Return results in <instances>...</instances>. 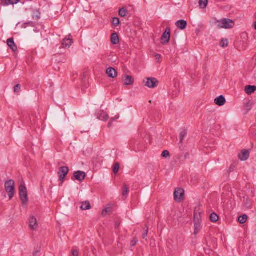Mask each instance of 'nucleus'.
<instances>
[{
    "mask_svg": "<svg viewBox=\"0 0 256 256\" xmlns=\"http://www.w3.org/2000/svg\"><path fill=\"white\" fill-rule=\"evenodd\" d=\"M197 220H198V222L202 223L201 212H198V210H195L194 214V223H195V222H197Z\"/></svg>",
    "mask_w": 256,
    "mask_h": 256,
    "instance_id": "18",
    "label": "nucleus"
},
{
    "mask_svg": "<svg viewBox=\"0 0 256 256\" xmlns=\"http://www.w3.org/2000/svg\"><path fill=\"white\" fill-rule=\"evenodd\" d=\"M114 118H112L111 120L108 122V126L110 128L112 126V121L114 120Z\"/></svg>",
    "mask_w": 256,
    "mask_h": 256,
    "instance_id": "40",
    "label": "nucleus"
},
{
    "mask_svg": "<svg viewBox=\"0 0 256 256\" xmlns=\"http://www.w3.org/2000/svg\"><path fill=\"white\" fill-rule=\"evenodd\" d=\"M82 210H86L87 209H84V208H82Z\"/></svg>",
    "mask_w": 256,
    "mask_h": 256,
    "instance_id": "47",
    "label": "nucleus"
},
{
    "mask_svg": "<svg viewBox=\"0 0 256 256\" xmlns=\"http://www.w3.org/2000/svg\"><path fill=\"white\" fill-rule=\"evenodd\" d=\"M29 221V228L32 230H36L38 226L36 218L34 216H30L28 219Z\"/></svg>",
    "mask_w": 256,
    "mask_h": 256,
    "instance_id": "9",
    "label": "nucleus"
},
{
    "mask_svg": "<svg viewBox=\"0 0 256 256\" xmlns=\"http://www.w3.org/2000/svg\"><path fill=\"white\" fill-rule=\"evenodd\" d=\"M194 234L195 236H196L199 233L200 230L202 229V223L198 222V221L197 222H195V223H194Z\"/></svg>",
    "mask_w": 256,
    "mask_h": 256,
    "instance_id": "21",
    "label": "nucleus"
},
{
    "mask_svg": "<svg viewBox=\"0 0 256 256\" xmlns=\"http://www.w3.org/2000/svg\"><path fill=\"white\" fill-rule=\"evenodd\" d=\"M86 176V174L84 172L78 170L74 172L72 180H78L80 182H82Z\"/></svg>",
    "mask_w": 256,
    "mask_h": 256,
    "instance_id": "7",
    "label": "nucleus"
},
{
    "mask_svg": "<svg viewBox=\"0 0 256 256\" xmlns=\"http://www.w3.org/2000/svg\"><path fill=\"white\" fill-rule=\"evenodd\" d=\"M162 156L163 158H166L168 156H170V152L167 150H164L162 152Z\"/></svg>",
    "mask_w": 256,
    "mask_h": 256,
    "instance_id": "35",
    "label": "nucleus"
},
{
    "mask_svg": "<svg viewBox=\"0 0 256 256\" xmlns=\"http://www.w3.org/2000/svg\"><path fill=\"white\" fill-rule=\"evenodd\" d=\"M124 84L126 86H130L134 84V79L130 76L124 75L122 78Z\"/></svg>",
    "mask_w": 256,
    "mask_h": 256,
    "instance_id": "11",
    "label": "nucleus"
},
{
    "mask_svg": "<svg viewBox=\"0 0 256 256\" xmlns=\"http://www.w3.org/2000/svg\"><path fill=\"white\" fill-rule=\"evenodd\" d=\"M69 168L66 166H61L59 168L58 172L59 176V180L61 182L60 185H62L65 180V178L69 172Z\"/></svg>",
    "mask_w": 256,
    "mask_h": 256,
    "instance_id": "4",
    "label": "nucleus"
},
{
    "mask_svg": "<svg viewBox=\"0 0 256 256\" xmlns=\"http://www.w3.org/2000/svg\"><path fill=\"white\" fill-rule=\"evenodd\" d=\"M226 102V98L222 95L220 96H219L216 98L214 99V103L218 106H224Z\"/></svg>",
    "mask_w": 256,
    "mask_h": 256,
    "instance_id": "14",
    "label": "nucleus"
},
{
    "mask_svg": "<svg viewBox=\"0 0 256 256\" xmlns=\"http://www.w3.org/2000/svg\"><path fill=\"white\" fill-rule=\"evenodd\" d=\"M39 252V251L38 250H37L36 252H35L33 254L34 256H36L37 254Z\"/></svg>",
    "mask_w": 256,
    "mask_h": 256,
    "instance_id": "41",
    "label": "nucleus"
},
{
    "mask_svg": "<svg viewBox=\"0 0 256 256\" xmlns=\"http://www.w3.org/2000/svg\"><path fill=\"white\" fill-rule=\"evenodd\" d=\"M68 36L71 37V34H69ZM72 42H73L72 38H65L62 40V45L64 48H70Z\"/></svg>",
    "mask_w": 256,
    "mask_h": 256,
    "instance_id": "12",
    "label": "nucleus"
},
{
    "mask_svg": "<svg viewBox=\"0 0 256 256\" xmlns=\"http://www.w3.org/2000/svg\"><path fill=\"white\" fill-rule=\"evenodd\" d=\"M119 169H120V164H119V163L116 162L114 164V168H113V172H114L115 174H116L118 172L119 170Z\"/></svg>",
    "mask_w": 256,
    "mask_h": 256,
    "instance_id": "31",
    "label": "nucleus"
},
{
    "mask_svg": "<svg viewBox=\"0 0 256 256\" xmlns=\"http://www.w3.org/2000/svg\"><path fill=\"white\" fill-rule=\"evenodd\" d=\"M110 208L109 207H106L105 208Z\"/></svg>",
    "mask_w": 256,
    "mask_h": 256,
    "instance_id": "48",
    "label": "nucleus"
},
{
    "mask_svg": "<svg viewBox=\"0 0 256 256\" xmlns=\"http://www.w3.org/2000/svg\"><path fill=\"white\" fill-rule=\"evenodd\" d=\"M40 18V16H36V19L38 20Z\"/></svg>",
    "mask_w": 256,
    "mask_h": 256,
    "instance_id": "45",
    "label": "nucleus"
},
{
    "mask_svg": "<svg viewBox=\"0 0 256 256\" xmlns=\"http://www.w3.org/2000/svg\"><path fill=\"white\" fill-rule=\"evenodd\" d=\"M72 254L73 256H78L79 252L77 250H74L72 252Z\"/></svg>",
    "mask_w": 256,
    "mask_h": 256,
    "instance_id": "38",
    "label": "nucleus"
},
{
    "mask_svg": "<svg viewBox=\"0 0 256 256\" xmlns=\"http://www.w3.org/2000/svg\"><path fill=\"white\" fill-rule=\"evenodd\" d=\"M156 58H160V54H156Z\"/></svg>",
    "mask_w": 256,
    "mask_h": 256,
    "instance_id": "43",
    "label": "nucleus"
},
{
    "mask_svg": "<svg viewBox=\"0 0 256 256\" xmlns=\"http://www.w3.org/2000/svg\"><path fill=\"white\" fill-rule=\"evenodd\" d=\"M112 24L113 26H116L120 24V20L118 18L114 17V18H112Z\"/></svg>",
    "mask_w": 256,
    "mask_h": 256,
    "instance_id": "30",
    "label": "nucleus"
},
{
    "mask_svg": "<svg viewBox=\"0 0 256 256\" xmlns=\"http://www.w3.org/2000/svg\"><path fill=\"white\" fill-rule=\"evenodd\" d=\"M15 182L12 180H10L6 182L4 184L5 189L9 197L11 200L14 196L15 193Z\"/></svg>",
    "mask_w": 256,
    "mask_h": 256,
    "instance_id": "2",
    "label": "nucleus"
},
{
    "mask_svg": "<svg viewBox=\"0 0 256 256\" xmlns=\"http://www.w3.org/2000/svg\"><path fill=\"white\" fill-rule=\"evenodd\" d=\"M116 227H118V224H116Z\"/></svg>",
    "mask_w": 256,
    "mask_h": 256,
    "instance_id": "46",
    "label": "nucleus"
},
{
    "mask_svg": "<svg viewBox=\"0 0 256 256\" xmlns=\"http://www.w3.org/2000/svg\"><path fill=\"white\" fill-rule=\"evenodd\" d=\"M228 40L227 39H225V40L222 39L220 42V45L222 48H225V47L228 46Z\"/></svg>",
    "mask_w": 256,
    "mask_h": 256,
    "instance_id": "33",
    "label": "nucleus"
},
{
    "mask_svg": "<svg viewBox=\"0 0 256 256\" xmlns=\"http://www.w3.org/2000/svg\"><path fill=\"white\" fill-rule=\"evenodd\" d=\"M112 209H103L102 212V215L106 216L107 215H110L112 213Z\"/></svg>",
    "mask_w": 256,
    "mask_h": 256,
    "instance_id": "28",
    "label": "nucleus"
},
{
    "mask_svg": "<svg viewBox=\"0 0 256 256\" xmlns=\"http://www.w3.org/2000/svg\"><path fill=\"white\" fill-rule=\"evenodd\" d=\"M208 0H200L199 4L200 6L202 8H205L208 6Z\"/></svg>",
    "mask_w": 256,
    "mask_h": 256,
    "instance_id": "27",
    "label": "nucleus"
},
{
    "mask_svg": "<svg viewBox=\"0 0 256 256\" xmlns=\"http://www.w3.org/2000/svg\"><path fill=\"white\" fill-rule=\"evenodd\" d=\"M138 240L136 238H134L132 241H131V246H134L138 242Z\"/></svg>",
    "mask_w": 256,
    "mask_h": 256,
    "instance_id": "37",
    "label": "nucleus"
},
{
    "mask_svg": "<svg viewBox=\"0 0 256 256\" xmlns=\"http://www.w3.org/2000/svg\"><path fill=\"white\" fill-rule=\"evenodd\" d=\"M189 153L188 152H186L185 154V158H186L187 157H188L189 156Z\"/></svg>",
    "mask_w": 256,
    "mask_h": 256,
    "instance_id": "42",
    "label": "nucleus"
},
{
    "mask_svg": "<svg viewBox=\"0 0 256 256\" xmlns=\"http://www.w3.org/2000/svg\"><path fill=\"white\" fill-rule=\"evenodd\" d=\"M238 156L241 160H246L250 156V152L248 150H244L238 154Z\"/></svg>",
    "mask_w": 256,
    "mask_h": 256,
    "instance_id": "10",
    "label": "nucleus"
},
{
    "mask_svg": "<svg viewBox=\"0 0 256 256\" xmlns=\"http://www.w3.org/2000/svg\"><path fill=\"white\" fill-rule=\"evenodd\" d=\"M80 208H92L89 201H84L80 204Z\"/></svg>",
    "mask_w": 256,
    "mask_h": 256,
    "instance_id": "26",
    "label": "nucleus"
},
{
    "mask_svg": "<svg viewBox=\"0 0 256 256\" xmlns=\"http://www.w3.org/2000/svg\"><path fill=\"white\" fill-rule=\"evenodd\" d=\"M187 22L186 20H178L176 23V26L180 30H184L187 26Z\"/></svg>",
    "mask_w": 256,
    "mask_h": 256,
    "instance_id": "15",
    "label": "nucleus"
},
{
    "mask_svg": "<svg viewBox=\"0 0 256 256\" xmlns=\"http://www.w3.org/2000/svg\"><path fill=\"white\" fill-rule=\"evenodd\" d=\"M174 200L176 202H180L184 200V190L182 188H176L174 192Z\"/></svg>",
    "mask_w": 256,
    "mask_h": 256,
    "instance_id": "5",
    "label": "nucleus"
},
{
    "mask_svg": "<svg viewBox=\"0 0 256 256\" xmlns=\"http://www.w3.org/2000/svg\"><path fill=\"white\" fill-rule=\"evenodd\" d=\"M110 40L112 44H117L119 43V38L116 32H114L112 34Z\"/></svg>",
    "mask_w": 256,
    "mask_h": 256,
    "instance_id": "20",
    "label": "nucleus"
},
{
    "mask_svg": "<svg viewBox=\"0 0 256 256\" xmlns=\"http://www.w3.org/2000/svg\"><path fill=\"white\" fill-rule=\"evenodd\" d=\"M170 28L167 27L161 36L160 40L162 44H167L170 41Z\"/></svg>",
    "mask_w": 256,
    "mask_h": 256,
    "instance_id": "6",
    "label": "nucleus"
},
{
    "mask_svg": "<svg viewBox=\"0 0 256 256\" xmlns=\"http://www.w3.org/2000/svg\"><path fill=\"white\" fill-rule=\"evenodd\" d=\"M144 232L142 234V238L144 239L146 238L148 232V227L147 225H145L144 228Z\"/></svg>",
    "mask_w": 256,
    "mask_h": 256,
    "instance_id": "32",
    "label": "nucleus"
},
{
    "mask_svg": "<svg viewBox=\"0 0 256 256\" xmlns=\"http://www.w3.org/2000/svg\"><path fill=\"white\" fill-rule=\"evenodd\" d=\"M238 222L241 224H244L248 220V216L246 214H243L238 217Z\"/></svg>",
    "mask_w": 256,
    "mask_h": 256,
    "instance_id": "24",
    "label": "nucleus"
},
{
    "mask_svg": "<svg viewBox=\"0 0 256 256\" xmlns=\"http://www.w3.org/2000/svg\"><path fill=\"white\" fill-rule=\"evenodd\" d=\"M256 90V86L248 85L245 87L244 91L248 95L251 94Z\"/></svg>",
    "mask_w": 256,
    "mask_h": 256,
    "instance_id": "19",
    "label": "nucleus"
},
{
    "mask_svg": "<svg viewBox=\"0 0 256 256\" xmlns=\"http://www.w3.org/2000/svg\"><path fill=\"white\" fill-rule=\"evenodd\" d=\"M215 23H218L219 28L229 29L234 27V22L229 18H222L220 20H216Z\"/></svg>",
    "mask_w": 256,
    "mask_h": 256,
    "instance_id": "1",
    "label": "nucleus"
},
{
    "mask_svg": "<svg viewBox=\"0 0 256 256\" xmlns=\"http://www.w3.org/2000/svg\"><path fill=\"white\" fill-rule=\"evenodd\" d=\"M106 73L111 78H114L117 76V72L116 70L112 67L107 68Z\"/></svg>",
    "mask_w": 256,
    "mask_h": 256,
    "instance_id": "16",
    "label": "nucleus"
},
{
    "mask_svg": "<svg viewBox=\"0 0 256 256\" xmlns=\"http://www.w3.org/2000/svg\"><path fill=\"white\" fill-rule=\"evenodd\" d=\"M128 188L126 184H124L123 185V191H122V196H124L128 194Z\"/></svg>",
    "mask_w": 256,
    "mask_h": 256,
    "instance_id": "34",
    "label": "nucleus"
},
{
    "mask_svg": "<svg viewBox=\"0 0 256 256\" xmlns=\"http://www.w3.org/2000/svg\"><path fill=\"white\" fill-rule=\"evenodd\" d=\"M21 88V86L20 84H16L14 87V92L15 93L18 92Z\"/></svg>",
    "mask_w": 256,
    "mask_h": 256,
    "instance_id": "36",
    "label": "nucleus"
},
{
    "mask_svg": "<svg viewBox=\"0 0 256 256\" xmlns=\"http://www.w3.org/2000/svg\"><path fill=\"white\" fill-rule=\"evenodd\" d=\"M98 118L101 120L106 121L108 119V115L104 111H100L98 114Z\"/></svg>",
    "mask_w": 256,
    "mask_h": 256,
    "instance_id": "22",
    "label": "nucleus"
},
{
    "mask_svg": "<svg viewBox=\"0 0 256 256\" xmlns=\"http://www.w3.org/2000/svg\"><path fill=\"white\" fill-rule=\"evenodd\" d=\"M147 81L146 82L145 86L150 88H155L158 84V81L154 78H147Z\"/></svg>",
    "mask_w": 256,
    "mask_h": 256,
    "instance_id": "8",
    "label": "nucleus"
},
{
    "mask_svg": "<svg viewBox=\"0 0 256 256\" xmlns=\"http://www.w3.org/2000/svg\"><path fill=\"white\" fill-rule=\"evenodd\" d=\"M244 106L246 108H248V110H250V104L249 102L244 104Z\"/></svg>",
    "mask_w": 256,
    "mask_h": 256,
    "instance_id": "39",
    "label": "nucleus"
},
{
    "mask_svg": "<svg viewBox=\"0 0 256 256\" xmlns=\"http://www.w3.org/2000/svg\"><path fill=\"white\" fill-rule=\"evenodd\" d=\"M187 132L186 130H182L180 133V143H182L184 138L186 136Z\"/></svg>",
    "mask_w": 256,
    "mask_h": 256,
    "instance_id": "29",
    "label": "nucleus"
},
{
    "mask_svg": "<svg viewBox=\"0 0 256 256\" xmlns=\"http://www.w3.org/2000/svg\"><path fill=\"white\" fill-rule=\"evenodd\" d=\"M20 0H0V4L3 6H8L10 4L14 5L18 4Z\"/></svg>",
    "mask_w": 256,
    "mask_h": 256,
    "instance_id": "13",
    "label": "nucleus"
},
{
    "mask_svg": "<svg viewBox=\"0 0 256 256\" xmlns=\"http://www.w3.org/2000/svg\"><path fill=\"white\" fill-rule=\"evenodd\" d=\"M219 220V216L215 212H212L210 216V220L212 222H216Z\"/></svg>",
    "mask_w": 256,
    "mask_h": 256,
    "instance_id": "23",
    "label": "nucleus"
},
{
    "mask_svg": "<svg viewBox=\"0 0 256 256\" xmlns=\"http://www.w3.org/2000/svg\"><path fill=\"white\" fill-rule=\"evenodd\" d=\"M118 14L122 18L125 17L128 14V10L126 8H122L119 10Z\"/></svg>",
    "mask_w": 256,
    "mask_h": 256,
    "instance_id": "25",
    "label": "nucleus"
},
{
    "mask_svg": "<svg viewBox=\"0 0 256 256\" xmlns=\"http://www.w3.org/2000/svg\"><path fill=\"white\" fill-rule=\"evenodd\" d=\"M254 28L256 29V22H255L254 23Z\"/></svg>",
    "mask_w": 256,
    "mask_h": 256,
    "instance_id": "44",
    "label": "nucleus"
},
{
    "mask_svg": "<svg viewBox=\"0 0 256 256\" xmlns=\"http://www.w3.org/2000/svg\"><path fill=\"white\" fill-rule=\"evenodd\" d=\"M7 44L12 50L13 52H15L17 50V46L15 44L14 39L12 38H10L8 40Z\"/></svg>",
    "mask_w": 256,
    "mask_h": 256,
    "instance_id": "17",
    "label": "nucleus"
},
{
    "mask_svg": "<svg viewBox=\"0 0 256 256\" xmlns=\"http://www.w3.org/2000/svg\"><path fill=\"white\" fill-rule=\"evenodd\" d=\"M20 198L23 206L26 204L28 202L27 189L26 186L21 184L19 186Z\"/></svg>",
    "mask_w": 256,
    "mask_h": 256,
    "instance_id": "3",
    "label": "nucleus"
}]
</instances>
